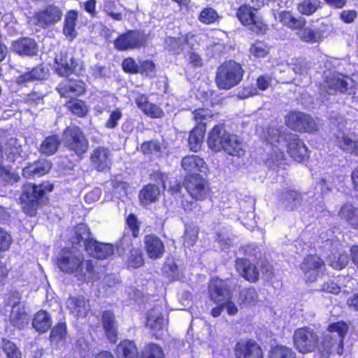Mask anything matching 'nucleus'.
<instances>
[{
    "label": "nucleus",
    "mask_w": 358,
    "mask_h": 358,
    "mask_svg": "<svg viewBox=\"0 0 358 358\" xmlns=\"http://www.w3.org/2000/svg\"><path fill=\"white\" fill-rule=\"evenodd\" d=\"M58 268L66 274H74L78 279L93 282L99 278L90 260H85L81 252L74 248H64L56 257Z\"/></svg>",
    "instance_id": "f257e3e1"
},
{
    "label": "nucleus",
    "mask_w": 358,
    "mask_h": 358,
    "mask_svg": "<svg viewBox=\"0 0 358 358\" xmlns=\"http://www.w3.org/2000/svg\"><path fill=\"white\" fill-rule=\"evenodd\" d=\"M348 330L347 324L343 321L331 323L319 345V352L324 358H329L335 351L338 355L343 354V339Z\"/></svg>",
    "instance_id": "f03ea898"
},
{
    "label": "nucleus",
    "mask_w": 358,
    "mask_h": 358,
    "mask_svg": "<svg viewBox=\"0 0 358 358\" xmlns=\"http://www.w3.org/2000/svg\"><path fill=\"white\" fill-rule=\"evenodd\" d=\"M52 189L53 185L49 182L39 185L32 183L24 185L20 197L23 211L30 216L35 215L38 206L45 200V192Z\"/></svg>",
    "instance_id": "7ed1b4c3"
},
{
    "label": "nucleus",
    "mask_w": 358,
    "mask_h": 358,
    "mask_svg": "<svg viewBox=\"0 0 358 358\" xmlns=\"http://www.w3.org/2000/svg\"><path fill=\"white\" fill-rule=\"evenodd\" d=\"M243 73L242 67L238 63L232 60L224 62L217 70V85L220 89L229 90L241 81Z\"/></svg>",
    "instance_id": "20e7f679"
},
{
    "label": "nucleus",
    "mask_w": 358,
    "mask_h": 358,
    "mask_svg": "<svg viewBox=\"0 0 358 358\" xmlns=\"http://www.w3.org/2000/svg\"><path fill=\"white\" fill-rule=\"evenodd\" d=\"M64 146L77 156L81 157L88 149L89 143L78 127H68L63 131Z\"/></svg>",
    "instance_id": "39448f33"
},
{
    "label": "nucleus",
    "mask_w": 358,
    "mask_h": 358,
    "mask_svg": "<svg viewBox=\"0 0 358 358\" xmlns=\"http://www.w3.org/2000/svg\"><path fill=\"white\" fill-rule=\"evenodd\" d=\"M294 346L302 354L313 352L318 344V336L314 329L310 327L296 329L293 334Z\"/></svg>",
    "instance_id": "423d86ee"
},
{
    "label": "nucleus",
    "mask_w": 358,
    "mask_h": 358,
    "mask_svg": "<svg viewBox=\"0 0 358 358\" xmlns=\"http://www.w3.org/2000/svg\"><path fill=\"white\" fill-rule=\"evenodd\" d=\"M236 17L243 25L253 32L265 33L268 29L267 24L258 15L257 9L250 6L243 5L239 7L236 12Z\"/></svg>",
    "instance_id": "0eeeda50"
},
{
    "label": "nucleus",
    "mask_w": 358,
    "mask_h": 358,
    "mask_svg": "<svg viewBox=\"0 0 358 358\" xmlns=\"http://www.w3.org/2000/svg\"><path fill=\"white\" fill-rule=\"evenodd\" d=\"M285 124L299 132L312 133L318 130V125L312 117L299 111L289 112L285 117Z\"/></svg>",
    "instance_id": "6e6552de"
},
{
    "label": "nucleus",
    "mask_w": 358,
    "mask_h": 358,
    "mask_svg": "<svg viewBox=\"0 0 358 358\" xmlns=\"http://www.w3.org/2000/svg\"><path fill=\"white\" fill-rule=\"evenodd\" d=\"M353 81L349 77L339 73H329L324 80L322 90L328 94H336V93L351 94Z\"/></svg>",
    "instance_id": "1a4fd4ad"
},
{
    "label": "nucleus",
    "mask_w": 358,
    "mask_h": 358,
    "mask_svg": "<svg viewBox=\"0 0 358 358\" xmlns=\"http://www.w3.org/2000/svg\"><path fill=\"white\" fill-rule=\"evenodd\" d=\"M325 264L323 260L317 255H309L304 258L301 264V269L306 282H314L322 275Z\"/></svg>",
    "instance_id": "9d476101"
},
{
    "label": "nucleus",
    "mask_w": 358,
    "mask_h": 358,
    "mask_svg": "<svg viewBox=\"0 0 358 358\" xmlns=\"http://www.w3.org/2000/svg\"><path fill=\"white\" fill-rule=\"evenodd\" d=\"M77 63L66 50H61L56 55L53 64L55 72L59 76H68L75 71Z\"/></svg>",
    "instance_id": "9b49d317"
},
{
    "label": "nucleus",
    "mask_w": 358,
    "mask_h": 358,
    "mask_svg": "<svg viewBox=\"0 0 358 358\" xmlns=\"http://www.w3.org/2000/svg\"><path fill=\"white\" fill-rule=\"evenodd\" d=\"M208 293L211 301L220 305L231 299L232 294L228 284L219 278L210 280L208 285Z\"/></svg>",
    "instance_id": "f8f14e48"
},
{
    "label": "nucleus",
    "mask_w": 358,
    "mask_h": 358,
    "mask_svg": "<svg viewBox=\"0 0 358 358\" xmlns=\"http://www.w3.org/2000/svg\"><path fill=\"white\" fill-rule=\"evenodd\" d=\"M285 140V147L294 160L302 162L308 157V148L296 134L288 133Z\"/></svg>",
    "instance_id": "ddd939ff"
},
{
    "label": "nucleus",
    "mask_w": 358,
    "mask_h": 358,
    "mask_svg": "<svg viewBox=\"0 0 358 358\" xmlns=\"http://www.w3.org/2000/svg\"><path fill=\"white\" fill-rule=\"evenodd\" d=\"M186 189L192 199L201 201L209 194V187L206 181L198 176H190L186 179Z\"/></svg>",
    "instance_id": "4468645a"
},
{
    "label": "nucleus",
    "mask_w": 358,
    "mask_h": 358,
    "mask_svg": "<svg viewBox=\"0 0 358 358\" xmlns=\"http://www.w3.org/2000/svg\"><path fill=\"white\" fill-rule=\"evenodd\" d=\"M145 38L138 31H128L120 35L115 41L114 45L119 50L138 48L144 45Z\"/></svg>",
    "instance_id": "2eb2a0df"
},
{
    "label": "nucleus",
    "mask_w": 358,
    "mask_h": 358,
    "mask_svg": "<svg viewBox=\"0 0 358 358\" xmlns=\"http://www.w3.org/2000/svg\"><path fill=\"white\" fill-rule=\"evenodd\" d=\"M62 16L61 10L52 5H49L38 12L34 17L36 24L43 28L52 26L60 21Z\"/></svg>",
    "instance_id": "dca6fc26"
},
{
    "label": "nucleus",
    "mask_w": 358,
    "mask_h": 358,
    "mask_svg": "<svg viewBox=\"0 0 358 358\" xmlns=\"http://www.w3.org/2000/svg\"><path fill=\"white\" fill-rule=\"evenodd\" d=\"M334 143L346 152L358 155V138L353 134L337 131L334 134Z\"/></svg>",
    "instance_id": "f3484780"
},
{
    "label": "nucleus",
    "mask_w": 358,
    "mask_h": 358,
    "mask_svg": "<svg viewBox=\"0 0 358 358\" xmlns=\"http://www.w3.org/2000/svg\"><path fill=\"white\" fill-rule=\"evenodd\" d=\"M166 178L163 175H159V178L161 180V184L157 185L148 184L145 185L139 193V199L142 204L148 205L158 201L161 189L160 187L165 189V180Z\"/></svg>",
    "instance_id": "a211bd4d"
},
{
    "label": "nucleus",
    "mask_w": 358,
    "mask_h": 358,
    "mask_svg": "<svg viewBox=\"0 0 358 358\" xmlns=\"http://www.w3.org/2000/svg\"><path fill=\"white\" fill-rule=\"evenodd\" d=\"M236 358H264L260 346L255 341H241L235 347Z\"/></svg>",
    "instance_id": "6ab92c4d"
},
{
    "label": "nucleus",
    "mask_w": 358,
    "mask_h": 358,
    "mask_svg": "<svg viewBox=\"0 0 358 358\" xmlns=\"http://www.w3.org/2000/svg\"><path fill=\"white\" fill-rule=\"evenodd\" d=\"M231 134L222 126H215L208 134V147L215 152L222 151Z\"/></svg>",
    "instance_id": "aec40b11"
},
{
    "label": "nucleus",
    "mask_w": 358,
    "mask_h": 358,
    "mask_svg": "<svg viewBox=\"0 0 358 358\" xmlns=\"http://www.w3.org/2000/svg\"><path fill=\"white\" fill-rule=\"evenodd\" d=\"M85 84L80 80H66L62 82L57 91L61 96L73 97L83 94L85 92Z\"/></svg>",
    "instance_id": "412c9836"
},
{
    "label": "nucleus",
    "mask_w": 358,
    "mask_h": 358,
    "mask_svg": "<svg viewBox=\"0 0 358 358\" xmlns=\"http://www.w3.org/2000/svg\"><path fill=\"white\" fill-rule=\"evenodd\" d=\"M143 242L146 253L150 259H158L162 257L165 252V246L159 237L149 234L145 236Z\"/></svg>",
    "instance_id": "4be33fe9"
},
{
    "label": "nucleus",
    "mask_w": 358,
    "mask_h": 358,
    "mask_svg": "<svg viewBox=\"0 0 358 358\" xmlns=\"http://www.w3.org/2000/svg\"><path fill=\"white\" fill-rule=\"evenodd\" d=\"M85 249L90 255L103 259H107L114 252L112 245L99 243L94 239L85 243Z\"/></svg>",
    "instance_id": "5701e85b"
},
{
    "label": "nucleus",
    "mask_w": 358,
    "mask_h": 358,
    "mask_svg": "<svg viewBox=\"0 0 358 358\" xmlns=\"http://www.w3.org/2000/svg\"><path fill=\"white\" fill-rule=\"evenodd\" d=\"M51 166L52 164L49 160L45 159H39L24 167L22 174L27 178L39 177L48 173Z\"/></svg>",
    "instance_id": "b1692460"
},
{
    "label": "nucleus",
    "mask_w": 358,
    "mask_h": 358,
    "mask_svg": "<svg viewBox=\"0 0 358 358\" xmlns=\"http://www.w3.org/2000/svg\"><path fill=\"white\" fill-rule=\"evenodd\" d=\"M236 267L239 274L247 280L254 282L259 277V272L256 266L246 259H238L236 262Z\"/></svg>",
    "instance_id": "393cba45"
},
{
    "label": "nucleus",
    "mask_w": 358,
    "mask_h": 358,
    "mask_svg": "<svg viewBox=\"0 0 358 358\" xmlns=\"http://www.w3.org/2000/svg\"><path fill=\"white\" fill-rule=\"evenodd\" d=\"M110 152L108 148L98 147L91 153L90 160L96 169L103 171L108 167L110 162Z\"/></svg>",
    "instance_id": "a878e982"
},
{
    "label": "nucleus",
    "mask_w": 358,
    "mask_h": 358,
    "mask_svg": "<svg viewBox=\"0 0 358 358\" xmlns=\"http://www.w3.org/2000/svg\"><path fill=\"white\" fill-rule=\"evenodd\" d=\"M12 50L20 55L33 56L38 52L35 41L30 38H22L13 42Z\"/></svg>",
    "instance_id": "bb28decb"
},
{
    "label": "nucleus",
    "mask_w": 358,
    "mask_h": 358,
    "mask_svg": "<svg viewBox=\"0 0 358 358\" xmlns=\"http://www.w3.org/2000/svg\"><path fill=\"white\" fill-rule=\"evenodd\" d=\"M10 322L18 329L24 328L28 324V315L25 312L24 307L18 301H13Z\"/></svg>",
    "instance_id": "cd10ccee"
},
{
    "label": "nucleus",
    "mask_w": 358,
    "mask_h": 358,
    "mask_svg": "<svg viewBox=\"0 0 358 358\" xmlns=\"http://www.w3.org/2000/svg\"><path fill=\"white\" fill-rule=\"evenodd\" d=\"M67 307L76 317H85L90 310L88 301L84 297H70L67 301Z\"/></svg>",
    "instance_id": "c85d7f7f"
},
{
    "label": "nucleus",
    "mask_w": 358,
    "mask_h": 358,
    "mask_svg": "<svg viewBox=\"0 0 358 358\" xmlns=\"http://www.w3.org/2000/svg\"><path fill=\"white\" fill-rule=\"evenodd\" d=\"M222 151L231 156L241 157L245 153V145L238 136L231 134Z\"/></svg>",
    "instance_id": "c756f323"
},
{
    "label": "nucleus",
    "mask_w": 358,
    "mask_h": 358,
    "mask_svg": "<svg viewBox=\"0 0 358 358\" xmlns=\"http://www.w3.org/2000/svg\"><path fill=\"white\" fill-rule=\"evenodd\" d=\"M181 166L187 172H203L206 169V164L204 160L196 155H188L181 161Z\"/></svg>",
    "instance_id": "7c9ffc66"
},
{
    "label": "nucleus",
    "mask_w": 358,
    "mask_h": 358,
    "mask_svg": "<svg viewBox=\"0 0 358 358\" xmlns=\"http://www.w3.org/2000/svg\"><path fill=\"white\" fill-rule=\"evenodd\" d=\"M102 322L108 339L110 343H115L117 334L113 313L110 311H104L102 315Z\"/></svg>",
    "instance_id": "2f4dec72"
},
{
    "label": "nucleus",
    "mask_w": 358,
    "mask_h": 358,
    "mask_svg": "<svg viewBox=\"0 0 358 358\" xmlns=\"http://www.w3.org/2000/svg\"><path fill=\"white\" fill-rule=\"evenodd\" d=\"M338 215L352 227L358 229V208L350 203H345L341 207Z\"/></svg>",
    "instance_id": "473e14b6"
},
{
    "label": "nucleus",
    "mask_w": 358,
    "mask_h": 358,
    "mask_svg": "<svg viewBox=\"0 0 358 358\" xmlns=\"http://www.w3.org/2000/svg\"><path fill=\"white\" fill-rule=\"evenodd\" d=\"M146 325L153 330H160L166 326V319L163 317L160 307H155L147 314Z\"/></svg>",
    "instance_id": "72a5a7b5"
},
{
    "label": "nucleus",
    "mask_w": 358,
    "mask_h": 358,
    "mask_svg": "<svg viewBox=\"0 0 358 358\" xmlns=\"http://www.w3.org/2000/svg\"><path fill=\"white\" fill-rule=\"evenodd\" d=\"M287 135V134H285V132L282 131L279 127L275 126L267 128L264 134V138L268 143L274 147L282 146V148H285V137Z\"/></svg>",
    "instance_id": "f704fd0d"
},
{
    "label": "nucleus",
    "mask_w": 358,
    "mask_h": 358,
    "mask_svg": "<svg viewBox=\"0 0 358 358\" xmlns=\"http://www.w3.org/2000/svg\"><path fill=\"white\" fill-rule=\"evenodd\" d=\"M280 201L287 210L292 211L301 203V196L295 191L287 190L281 193Z\"/></svg>",
    "instance_id": "c9c22d12"
},
{
    "label": "nucleus",
    "mask_w": 358,
    "mask_h": 358,
    "mask_svg": "<svg viewBox=\"0 0 358 358\" xmlns=\"http://www.w3.org/2000/svg\"><path fill=\"white\" fill-rule=\"evenodd\" d=\"M275 19L278 20L282 24L293 29L301 28L306 24V21L303 17L296 18L288 11L280 12L275 15Z\"/></svg>",
    "instance_id": "e433bc0d"
},
{
    "label": "nucleus",
    "mask_w": 358,
    "mask_h": 358,
    "mask_svg": "<svg viewBox=\"0 0 358 358\" xmlns=\"http://www.w3.org/2000/svg\"><path fill=\"white\" fill-rule=\"evenodd\" d=\"M48 75L47 71L42 66L33 69L31 71L24 73L16 78L17 84H26L29 82L44 79Z\"/></svg>",
    "instance_id": "4c0bfd02"
},
{
    "label": "nucleus",
    "mask_w": 358,
    "mask_h": 358,
    "mask_svg": "<svg viewBox=\"0 0 358 358\" xmlns=\"http://www.w3.org/2000/svg\"><path fill=\"white\" fill-rule=\"evenodd\" d=\"M206 128L203 125L198 124L190 132L189 145L191 150L197 152L201 147Z\"/></svg>",
    "instance_id": "58836bf2"
},
{
    "label": "nucleus",
    "mask_w": 358,
    "mask_h": 358,
    "mask_svg": "<svg viewBox=\"0 0 358 358\" xmlns=\"http://www.w3.org/2000/svg\"><path fill=\"white\" fill-rule=\"evenodd\" d=\"M77 18L78 13L74 10L68 12L65 17L63 32L70 41H72L77 35L75 29Z\"/></svg>",
    "instance_id": "ea45409f"
},
{
    "label": "nucleus",
    "mask_w": 358,
    "mask_h": 358,
    "mask_svg": "<svg viewBox=\"0 0 358 358\" xmlns=\"http://www.w3.org/2000/svg\"><path fill=\"white\" fill-rule=\"evenodd\" d=\"M297 35L303 42L315 43L322 40V33L311 27H303L298 29Z\"/></svg>",
    "instance_id": "a19ab883"
},
{
    "label": "nucleus",
    "mask_w": 358,
    "mask_h": 358,
    "mask_svg": "<svg viewBox=\"0 0 358 358\" xmlns=\"http://www.w3.org/2000/svg\"><path fill=\"white\" fill-rule=\"evenodd\" d=\"M32 325L37 331L43 333L48 331L51 326L48 313L44 310L38 312L34 317Z\"/></svg>",
    "instance_id": "79ce46f5"
},
{
    "label": "nucleus",
    "mask_w": 358,
    "mask_h": 358,
    "mask_svg": "<svg viewBox=\"0 0 358 358\" xmlns=\"http://www.w3.org/2000/svg\"><path fill=\"white\" fill-rule=\"evenodd\" d=\"M117 358H137L138 351L136 345L131 341H124L117 346Z\"/></svg>",
    "instance_id": "37998d69"
},
{
    "label": "nucleus",
    "mask_w": 358,
    "mask_h": 358,
    "mask_svg": "<svg viewBox=\"0 0 358 358\" xmlns=\"http://www.w3.org/2000/svg\"><path fill=\"white\" fill-rule=\"evenodd\" d=\"M59 145L60 141L57 136H50L43 141L39 150L45 155H52L57 151Z\"/></svg>",
    "instance_id": "c03bdc74"
},
{
    "label": "nucleus",
    "mask_w": 358,
    "mask_h": 358,
    "mask_svg": "<svg viewBox=\"0 0 358 358\" xmlns=\"http://www.w3.org/2000/svg\"><path fill=\"white\" fill-rule=\"evenodd\" d=\"M0 350H1L7 358H21V352L16 345L6 338L0 341Z\"/></svg>",
    "instance_id": "a18cd8bd"
},
{
    "label": "nucleus",
    "mask_w": 358,
    "mask_h": 358,
    "mask_svg": "<svg viewBox=\"0 0 358 358\" xmlns=\"http://www.w3.org/2000/svg\"><path fill=\"white\" fill-rule=\"evenodd\" d=\"M103 11L114 20L121 21L123 19V14L120 10V8L117 7L114 0L104 1Z\"/></svg>",
    "instance_id": "49530a36"
},
{
    "label": "nucleus",
    "mask_w": 358,
    "mask_h": 358,
    "mask_svg": "<svg viewBox=\"0 0 358 358\" xmlns=\"http://www.w3.org/2000/svg\"><path fill=\"white\" fill-rule=\"evenodd\" d=\"M141 151L145 155L159 156L162 151V144L156 140H151L143 143Z\"/></svg>",
    "instance_id": "de8ad7c7"
},
{
    "label": "nucleus",
    "mask_w": 358,
    "mask_h": 358,
    "mask_svg": "<svg viewBox=\"0 0 358 358\" xmlns=\"http://www.w3.org/2000/svg\"><path fill=\"white\" fill-rule=\"evenodd\" d=\"M257 299L256 291L253 288L243 289L239 292L236 302L239 306L250 305Z\"/></svg>",
    "instance_id": "09e8293b"
},
{
    "label": "nucleus",
    "mask_w": 358,
    "mask_h": 358,
    "mask_svg": "<svg viewBox=\"0 0 358 358\" xmlns=\"http://www.w3.org/2000/svg\"><path fill=\"white\" fill-rule=\"evenodd\" d=\"M66 106L70 111L78 117H85L88 113V107L81 100L75 99L66 103Z\"/></svg>",
    "instance_id": "8fccbe9b"
},
{
    "label": "nucleus",
    "mask_w": 358,
    "mask_h": 358,
    "mask_svg": "<svg viewBox=\"0 0 358 358\" xmlns=\"http://www.w3.org/2000/svg\"><path fill=\"white\" fill-rule=\"evenodd\" d=\"M75 240L73 243H79L81 241L85 245L90 240H93L90 237V232L88 227L85 224H79L74 229Z\"/></svg>",
    "instance_id": "3c124183"
},
{
    "label": "nucleus",
    "mask_w": 358,
    "mask_h": 358,
    "mask_svg": "<svg viewBox=\"0 0 358 358\" xmlns=\"http://www.w3.org/2000/svg\"><path fill=\"white\" fill-rule=\"evenodd\" d=\"M349 262V257L343 250H340L330 258V266L335 269L341 270L345 267Z\"/></svg>",
    "instance_id": "603ef678"
},
{
    "label": "nucleus",
    "mask_w": 358,
    "mask_h": 358,
    "mask_svg": "<svg viewBox=\"0 0 358 358\" xmlns=\"http://www.w3.org/2000/svg\"><path fill=\"white\" fill-rule=\"evenodd\" d=\"M320 3L319 0H303L298 4V10L303 15H310L318 9Z\"/></svg>",
    "instance_id": "864d4df0"
},
{
    "label": "nucleus",
    "mask_w": 358,
    "mask_h": 358,
    "mask_svg": "<svg viewBox=\"0 0 358 358\" xmlns=\"http://www.w3.org/2000/svg\"><path fill=\"white\" fill-rule=\"evenodd\" d=\"M128 266L132 268H138L144 264L143 253L138 248H133L130 250L127 259Z\"/></svg>",
    "instance_id": "5fc2aeb1"
},
{
    "label": "nucleus",
    "mask_w": 358,
    "mask_h": 358,
    "mask_svg": "<svg viewBox=\"0 0 358 358\" xmlns=\"http://www.w3.org/2000/svg\"><path fill=\"white\" fill-rule=\"evenodd\" d=\"M270 358H296V355L291 348L278 345L271 350Z\"/></svg>",
    "instance_id": "6e6d98bb"
},
{
    "label": "nucleus",
    "mask_w": 358,
    "mask_h": 358,
    "mask_svg": "<svg viewBox=\"0 0 358 358\" xmlns=\"http://www.w3.org/2000/svg\"><path fill=\"white\" fill-rule=\"evenodd\" d=\"M142 358H164V353L159 345L151 343L144 348Z\"/></svg>",
    "instance_id": "4d7b16f0"
},
{
    "label": "nucleus",
    "mask_w": 358,
    "mask_h": 358,
    "mask_svg": "<svg viewBox=\"0 0 358 358\" xmlns=\"http://www.w3.org/2000/svg\"><path fill=\"white\" fill-rule=\"evenodd\" d=\"M219 18L217 11L211 8H206L200 13L199 20L202 23L210 24L216 22Z\"/></svg>",
    "instance_id": "13d9d810"
},
{
    "label": "nucleus",
    "mask_w": 358,
    "mask_h": 358,
    "mask_svg": "<svg viewBox=\"0 0 358 358\" xmlns=\"http://www.w3.org/2000/svg\"><path fill=\"white\" fill-rule=\"evenodd\" d=\"M199 229L195 226H187L184 234V244L187 247L193 246L198 238Z\"/></svg>",
    "instance_id": "bf43d9fd"
},
{
    "label": "nucleus",
    "mask_w": 358,
    "mask_h": 358,
    "mask_svg": "<svg viewBox=\"0 0 358 358\" xmlns=\"http://www.w3.org/2000/svg\"><path fill=\"white\" fill-rule=\"evenodd\" d=\"M269 52V48L263 43L258 42L253 44L250 50V54L257 58L265 57Z\"/></svg>",
    "instance_id": "052dcab7"
},
{
    "label": "nucleus",
    "mask_w": 358,
    "mask_h": 358,
    "mask_svg": "<svg viewBox=\"0 0 358 358\" xmlns=\"http://www.w3.org/2000/svg\"><path fill=\"white\" fill-rule=\"evenodd\" d=\"M122 117V113L120 108H115V110H112L105 123V127L109 129L116 128Z\"/></svg>",
    "instance_id": "680f3d73"
},
{
    "label": "nucleus",
    "mask_w": 358,
    "mask_h": 358,
    "mask_svg": "<svg viewBox=\"0 0 358 358\" xmlns=\"http://www.w3.org/2000/svg\"><path fill=\"white\" fill-rule=\"evenodd\" d=\"M193 118L198 122V124L205 127L206 121L211 118V111L206 108H199L193 112Z\"/></svg>",
    "instance_id": "e2e57ef3"
},
{
    "label": "nucleus",
    "mask_w": 358,
    "mask_h": 358,
    "mask_svg": "<svg viewBox=\"0 0 358 358\" xmlns=\"http://www.w3.org/2000/svg\"><path fill=\"white\" fill-rule=\"evenodd\" d=\"M142 112L152 118H161L164 115L163 110L152 103H150Z\"/></svg>",
    "instance_id": "0e129e2a"
},
{
    "label": "nucleus",
    "mask_w": 358,
    "mask_h": 358,
    "mask_svg": "<svg viewBox=\"0 0 358 358\" xmlns=\"http://www.w3.org/2000/svg\"><path fill=\"white\" fill-rule=\"evenodd\" d=\"M124 71L131 73H138L139 71L138 63L137 64L133 59H125L122 64Z\"/></svg>",
    "instance_id": "69168bd1"
},
{
    "label": "nucleus",
    "mask_w": 358,
    "mask_h": 358,
    "mask_svg": "<svg viewBox=\"0 0 358 358\" xmlns=\"http://www.w3.org/2000/svg\"><path fill=\"white\" fill-rule=\"evenodd\" d=\"M273 77L271 75L265 74L260 76L257 80V85L259 90L265 91L271 86Z\"/></svg>",
    "instance_id": "338daca9"
},
{
    "label": "nucleus",
    "mask_w": 358,
    "mask_h": 358,
    "mask_svg": "<svg viewBox=\"0 0 358 358\" xmlns=\"http://www.w3.org/2000/svg\"><path fill=\"white\" fill-rule=\"evenodd\" d=\"M66 332V325L63 323L59 324L52 329L50 338L56 341L62 339Z\"/></svg>",
    "instance_id": "774afa93"
}]
</instances>
